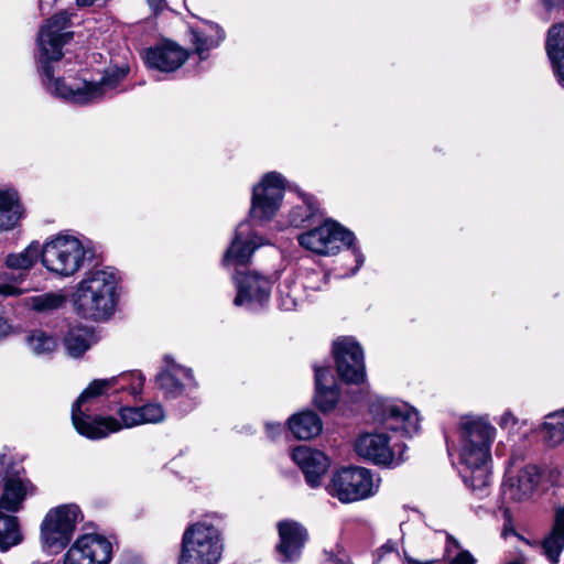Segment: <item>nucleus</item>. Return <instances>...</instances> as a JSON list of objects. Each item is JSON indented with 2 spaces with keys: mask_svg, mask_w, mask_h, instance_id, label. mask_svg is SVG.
Listing matches in <instances>:
<instances>
[{
  "mask_svg": "<svg viewBox=\"0 0 564 564\" xmlns=\"http://www.w3.org/2000/svg\"><path fill=\"white\" fill-rule=\"evenodd\" d=\"M68 24L69 14L66 11H61L47 20L40 29L37 44L43 72V84L50 94L73 104L87 105L98 101L117 88L126 73L121 69L106 74L98 82L82 80L72 86H67L59 78H55L54 67L51 63L62 58V47L73 36V33L66 30Z\"/></svg>",
  "mask_w": 564,
  "mask_h": 564,
  "instance_id": "f257e3e1",
  "label": "nucleus"
},
{
  "mask_svg": "<svg viewBox=\"0 0 564 564\" xmlns=\"http://www.w3.org/2000/svg\"><path fill=\"white\" fill-rule=\"evenodd\" d=\"M304 203L307 205V210L303 215V218H310L317 210L316 204L312 197L305 198Z\"/></svg>",
  "mask_w": 564,
  "mask_h": 564,
  "instance_id": "58836bf2",
  "label": "nucleus"
},
{
  "mask_svg": "<svg viewBox=\"0 0 564 564\" xmlns=\"http://www.w3.org/2000/svg\"><path fill=\"white\" fill-rule=\"evenodd\" d=\"M143 424H158L165 420V411L159 403H147L138 406Z\"/></svg>",
  "mask_w": 564,
  "mask_h": 564,
  "instance_id": "c9c22d12",
  "label": "nucleus"
},
{
  "mask_svg": "<svg viewBox=\"0 0 564 564\" xmlns=\"http://www.w3.org/2000/svg\"><path fill=\"white\" fill-rule=\"evenodd\" d=\"M546 50L558 80L564 83V23L555 24L549 30Z\"/></svg>",
  "mask_w": 564,
  "mask_h": 564,
  "instance_id": "a878e982",
  "label": "nucleus"
},
{
  "mask_svg": "<svg viewBox=\"0 0 564 564\" xmlns=\"http://www.w3.org/2000/svg\"><path fill=\"white\" fill-rule=\"evenodd\" d=\"M90 253L83 243L72 236H57L41 248L43 265L61 276L74 275L84 265Z\"/></svg>",
  "mask_w": 564,
  "mask_h": 564,
  "instance_id": "39448f33",
  "label": "nucleus"
},
{
  "mask_svg": "<svg viewBox=\"0 0 564 564\" xmlns=\"http://www.w3.org/2000/svg\"><path fill=\"white\" fill-rule=\"evenodd\" d=\"M334 355L341 380L347 383H359L365 379L364 352L357 341L350 337L336 340Z\"/></svg>",
  "mask_w": 564,
  "mask_h": 564,
  "instance_id": "2eb2a0df",
  "label": "nucleus"
},
{
  "mask_svg": "<svg viewBox=\"0 0 564 564\" xmlns=\"http://www.w3.org/2000/svg\"><path fill=\"white\" fill-rule=\"evenodd\" d=\"M354 254H355V259H356V267L354 268L351 274H355L357 272V270L364 263V258H362V256L360 254V252L357 249H354Z\"/></svg>",
  "mask_w": 564,
  "mask_h": 564,
  "instance_id": "c03bdc74",
  "label": "nucleus"
},
{
  "mask_svg": "<svg viewBox=\"0 0 564 564\" xmlns=\"http://www.w3.org/2000/svg\"><path fill=\"white\" fill-rule=\"evenodd\" d=\"M447 540H448L449 543H453V545L455 547H457V549L459 547L458 542L455 539H453L452 536H447Z\"/></svg>",
  "mask_w": 564,
  "mask_h": 564,
  "instance_id": "8fccbe9b",
  "label": "nucleus"
},
{
  "mask_svg": "<svg viewBox=\"0 0 564 564\" xmlns=\"http://www.w3.org/2000/svg\"><path fill=\"white\" fill-rule=\"evenodd\" d=\"M9 330L10 326L8 325L7 321L0 316V339L7 336Z\"/></svg>",
  "mask_w": 564,
  "mask_h": 564,
  "instance_id": "a18cd8bd",
  "label": "nucleus"
},
{
  "mask_svg": "<svg viewBox=\"0 0 564 564\" xmlns=\"http://www.w3.org/2000/svg\"><path fill=\"white\" fill-rule=\"evenodd\" d=\"M164 0H148L150 7H152L154 10H159L162 7Z\"/></svg>",
  "mask_w": 564,
  "mask_h": 564,
  "instance_id": "09e8293b",
  "label": "nucleus"
},
{
  "mask_svg": "<svg viewBox=\"0 0 564 564\" xmlns=\"http://www.w3.org/2000/svg\"><path fill=\"white\" fill-rule=\"evenodd\" d=\"M295 306H296V302L293 299H291V297L281 299V307L284 311H292L295 308Z\"/></svg>",
  "mask_w": 564,
  "mask_h": 564,
  "instance_id": "79ce46f5",
  "label": "nucleus"
},
{
  "mask_svg": "<svg viewBox=\"0 0 564 564\" xmlns=\"http://www.w3.org/2000/svg\"><path fill=\"white\" fill-rule=\"evenodd\" d=\"M82 519V511L75 503L52 508L41 523L43 546L54 553L63 550L72 540L76 524Z\"/></svg>",
  "mask_w": 564,
  "mask_h": 564,
  "instance_id": "423d86ee",
  "label": "nucleus"
},
{
  "mask_svg": "<svg viewBox=\"0 0 564 564\" xmlns=\"http://www.w3.org/2000/svg\"><path fill=\"white\" fill-rule=\"evenodd\" d=\"M476 560L468 551H460L448 564H475Z\"/></svg>",
  "mask_w": 564,
  "mask_h": 564,
  "instance_id": "4c0bfd02",
  "label": "nucleus"
},
{
  "mask_svg": "<svg viewBox=\"0 0 564 564\" xmlns=\"http://www.w3.org/2000/svg\"><path fill=\"white\" fill-rule=\"evenodd\" d=\"M547 9L564 7V0H543Z\"/></svg>",
  "mask_w": 564,
  "mask_h": 564,
  "instance_id": "49530a36",
  "label": "nucleus"
},
{
  "mask_svg": "<svg viewBox=\"0 0 564 564\" xmlns=\"http://www.w3.org/2000/svg\"><path fill=\"white\" fill-rule=\"evenodd\" d=\"M126 376L128 377L117 383L113 389H116V391H127L133 397L141 394L144 384V377L142 373L139 371H131L121 373L118 377Z\"/></svg>",
  "mask_w": 564,
  "mask_h": 564,
  "instance_id": "f704fd0d",
  "label": "nucleus"
},
{
  "mask_svg": "<svg viewBox=\"0 0 564 564\" xmlns=\"http://www.w3.org/2000/svg\"><path fill=\"white\" fill-rule=\"evenodd\" d=\"M165 368L158 375L156 382L167 398H176L186 389L195 387L191 369L177 365L170 357H165Z\"/></svg>",
  "mask_w": 564,
  "mask_h": 564,
  "instance_id": "a211bd4d",
  "label": "nucleus"
},
{
  "mask_svg": "<svg viewBox=\"0 0 564 564\" xmlns=\"http://www.w3.org/2000/svg\"><path fill=\"white\" fill-rule=\"evenodd\" d=\"M112 544L104 535L86 533L79 535L63 557V564H110Z\"/></svg>",
  "mask_w": 564,
  "mask_h": 564,
  "instance_id": "9d476101",
  "label": "nucleus"
},
{
  "mask_svg": "<svg viewBox=\"0 0 564 564\" xmlns=\"http://www.w3.org/2000/svg\"><path fill=\"white\" fill-rule=\"evenodd\" d=\"M221 553L219 531L212 524L198 522L188 527L183 534L178 564H217Z\"/></svg>",
  "mask_w": 564,
  "mask_h": 564,
  "instance_id": "20e7f679",
  "label": "nucleus"
},
{
  "mask_svg": "<svg viewBox=\"0 0 564 564\" xmlns=\"http://www.w3.org/2000/svg\"><path fill=\"white\" fill-rule=\"evenodd\" d=\"M518 420L511 411H506L499 419L498 424L501 429H510L517 424Z\"/></svg>",
  "mask_w": 564,
  "mask_h": 564,
  "instance_id": "e433bc0d",
  "label": "nucleus"
},
{
  "mask_svg": "<svg viewBox=\"0 0 564 564\" xmlns=\"http://www.w3.org/2000/svg\"><path fill=\"white\" fill-rule=\"evenodd\" d=\"M459 460L464 482L484 498L491 484V445L496 427L484 417L464 416L459 423Z\"/></svg>",
  "mask_w": 564,
  "mask_h": 564,
  "instance_id": "f03ea898",
  "label": "nucleus"
},
{
  "mask_svg": "<svg viewBox=\"0 0 564 564\" xmlns=\"http://www.w3.org/2000/svg\"><path fill=\"white\" fill-rule=\"evenodd\" d=\"M265 430L270 437H274L275 435L281 433L282 426H281V424L268 423L265 425Z\"/></svg>",
  "mask_w": 564,
  "mask_h": 564,
  "instance_id": "ea45409f",
  "label": "nucleus"
},
{
  "mask_svg": "<svg viewBox=\"0 0 564 564\" xmlns=\"http://www.w3.org/2000/svg\"><path fill=\"white\" fill-rule=\"evenodd\" d=\"M22 541L18 518L0 512V551H7Z\"/></svg>",
  "mask_w": 564,
  "mask_h": 564,
  "instance_id": "c756f323",
  "label": "nucleus"
},
{
  "mask_svg": "<svg viewBox=\"0 0 564 564\" xmlns=\"http://www.w3.org/2000/svg\"><path fill=\"white\" fill-rule=\"evenodd\" d=\"M188 58L187 52L174 42H162L145 51L144 62L149 68L174 72Z\"/></svg>",
  "mask_w": 564,
  "mask_h": 564,
  "instance_id": "f3484780",
  "label": "nucleus"
},
{
  "mask_svg": "<svg viewBox=\"0 0 564 564\" xmlns=\"http://www.w3.org/2000/svg\"><path fill=\"white\" fill-rule=\"evenodd\" d=\"M404 558H405L408 564H435L436 563V561H434V560L419 561V560H415V558L411 557L406 553L404 554Z\"/></svg>",
  "mask_w": 564,
  "mask_h": 564,
  "instance_id": "37998d69",
  "label": "nucleus"
},
{
  "mask_svg": "<svg viewBox=\"0 0 564 564\" xmlns=\"http://www.w3.org/2000/svg\"><path fill=\"white\" fill-rule=\"evenodd\" d=\"M283 188L282 176L274 172L268 173L262 182L253 187L251 217L260 221L270 220L280 208Z\"/></svg>",
  "mask_w": 564,
  "mask_h": 564,
  "instance_id": "9b49d317",
  "label": "nucleus"
},
{
  "mask_svg": "<svg viewBox=\"0 0 564 564\" xmlns=\"http://www.w3.org/2000/svg\"><path fill=\"white\" fill-rule=\"evenodd\" d=\"M79 6H91L96 0H76ZM44 0H40V8L44 10Z\"/></svg>",
  "mask_w": 564,
  "mask_h": 564,
  "instance_id": "de8ad7c7",
  "label": "nucleus"
},
{
  "mask_svg": "<svg viewBox=\"0 0 564 564\" xmlns=\"http://www.w3.org/2000/svg\"><path fill=\"white\" fill-rule=\"evenodd\" d=\"M66 296L62 293H44L30 299V306L36 312H51L64 306Z\"/></svg>",
  "mask_w": 564,
  "mask_h": 564,
  "instance_id": "473e14b6",
  "label": "nucleus"
},
{
  "mask_svg": "<svg viewBox=\"0 0 564 564\" xmlns=\"http://www.w3.org/2000/svg\"><path fill=\"white\" fill-rule=\"evenodd\" d=\"M237 288V295L234 300L235 305L241 306L248 303L265 302L271 292V282L257 273H243L237 270L232 276Z\"/></svg>",
  "mask_w": 564,
  "mask_h": 564,
  "instance_id": "dca6fc26",
  "label": "nucleus"
},
{
  "mask_svg": "<svg viewBox=\"0 0 564 564\" xmlns=\"http://www.w3.org/2000/svg\"><path fill=\"white\" fill-rule=\"evenodd\" d=\"M40 254L41 246L37 242H32L23 251L9 254L7 265L11 269L28 270L34 264Z\"/></svg>",
  "mask_w": 564,
  "mask_h": 564,
  "instance_id": "2f4dec72",
  "label": "nucleus"
},
{
  "mask_svg": "<svg viewBox=\"0 0 564 564\" xmlns=\"http://www.w3.org/2000/svg\"><path fill=\"white\" fill-rule=\"evenodd\" d=\"M20 291L18 288L12 285H0V294L3 295H15L19 294Z\"/></svg>",
  "mask_w": 564,
  "mask_h": 564,
  "instance_id": "a19ab883",
  "label": "nucleus"
},
{
  "mask_svg": "<svg viewBox=\"0 0 564 564\" xmlns=\"http://www.w3.org/2000/svg\"><path fill=\"white\" fill-rule=\"evenodd\" d=\"M21 217V207L14 191H0V230H10Z\"/></svg>",
  "mask_w": 564,
  "mask_h": 564,
  "instance_id": "bb28decb",
  "label": "nucleus"
},
{
  "mask_svg": "<svg viewBox=\"0 0 564 564\" xmlns=\"http://www.w3.org/2000/svg\"><path fill=\"white\" fill-rule=\"evenodd\" d=\"M292 459L302 469L311 487L321 485V479L329 467V459L324 453L307 446H299L293 449Z\"/></svg>",
  "mask_w": 564,
  "mask_h": 564,
  "instance_id": "6ab92c4d",
  "label": "nucleus"
},
{
  "mask_svg": "<svg viewBox=\"0 0 564 564\" xmlns=\"http://www.w3.org/2000/svg\"><path fill=\"white\" fill-rule=\"evenodd\" d=\"M405 445L391 444V438L384 433H364L355 442L358 456L376 465L394 467L404 460Z\"/></svg>",
  "mask_w": 564,
  "mask_h": 564,
  "instance_id": "6e6552de",
  "label": "nucleus"
},
{
  "mask_svg": "<svg viewBox=\"0 0 564 564\" xmlns=\"http://www.w3.org/2000/svg\"><path fill=\"white\" fill-rule=\"evenodd\" d=\"M542 426L544 441L550 446H557L564 441V409L550 413Z\"/></svg>",
  "mask_w": 564,
  "mask_h": 564,
  "instance_id": "7c9ffc66",
  "label": "nucleus"
},
{
  "mask_svg": "<svg viewBox=\"0 0 564 564\" xmlns=\"http://www.w3.org/2000/svg\"><path fill=\"white\" fill-rule=\"evenodd\" d=\"M128 376H126L127 378ZM124 377H111L108 379H97L94 380L78 397L77 401L74 403L72 409V421L74 422V415L77 414V419L80 421V423L87 429H89V425L95 424L97 419L99 416H96L91 419L90 416L86 415L85 412L82 410V406L89 400L95 399L99 395L106 394L110 389H113L117 383H119Z\"/></svg>",
  "mask_w": 564,
  "mask_h": 564,
  "instance_id": "5701e85b",
  "label": "nucleus"
},
{
  "mask_svg": "<svg viewBox=\"0 0 564 564\" xmlns=\"http://www.w3.org/2000/svg\"><path fill=\"white\" fill-rule=\"evenodd\" d=\"M315 404L322 411L332 410L338 401L339 392L337 390L334 377L328 367H315Z\"/></svg>",
  "mask_w": 564,
  "mask_h": 564,
  "instance_id": "b1692460",
  "label": "nucleus"
},
{
  "mask_svg": "<svg viewBox=\"0 0 564 564\" xmlns=\"http://www.w3.org/2000/svg\"><path fill=\"white\" fill-rule=\"evenodd\" d=\"M248 224H240L236 230L235 238L227 249L223 264L225 267H243L247 265L256 248L260 245L254 238H248Z\"/></svg>",
  "mask_w": 564,
  "mask_h": 564,
  "instance_id": "aec40b11",
  "label": "nucleus"
},
{
  "mask_svg": "<svg viewBox=\"0 0 564 564\" xmlns=\"http://www.w3.org/2000/svg\"><path fill=\"white\" fill-rule=\"evenodd\" d=\"M206 24L209 26L212 31L215 32L214 36H207L203 32L197 30H192V43L195 47L196 54L200 59H205L208 56V52L217 47L226 37V33L224 29L214 22L207 21Z\"/></svg>",
  "mask_w": 564,
  "mask_h": 564,
  "instance_id": "cd10ccee",
  "label": "nucleus"
},
{
  "mask_svg": "<svg viewBox=\"0 0 564 564\" xmlns=\"http://www.w3.org/2000/svg\"><path fill=\"white\" fill-rule=\"evenodd\" d=\"M371 411L376 420L390 431H400L409 436L419 431V413L405 402L387 401L373 404Z\"/></svg>",
  "mask_w": 564,
  "mask_h": 564,
  "instance_id": "f8f14e48",
  "label": "nucleus"
},
{
  "mask_svg": "<svg viewBox=\"0 0 564 564\" xmlns=\"http://www.w3.org/2000/svg\"><path fill=\"white\" fill-rule=\"evenodd\" d=\"M289 429L299 440H311L322 432V421L313 411H304L289 419Z\"/></svg>",
  "mask_w": 564,
  "mask_h": 564,
  "instance_id": "393cba45",
  "label": "nucleus"
},
{
  "mask_svg": "<svg viewBox=\"0 0 564 564\" xmlns=\"http://www.w3.org/2000/svg\"><path fill=\"white\" fill-rule=\"evenodd\" d=\"M540 481L539 469L529 465L520 469L517 476H509L503 485V495L511 500L529 499Z\"/></svg>",
  "mask_w": 564,
  "mask_h": 564,
  "instance_id": "412c9836",
  "label": "nucleus"
},
{
  "mask_svg": "<svg viewBox=\"0 0 564 564\" xmlns=\"http://www.w3.org/2000/svg\"><path fill=\"white\" fill-rule=\"evenodd\" d=\"M11 459L0 455V477H2V494L0 496V508L7 511H18L28 495L34 491L29 479L22 477L19 471H13L10 465Z\"/></svg>",
  "mask_w": 564,
  "mask_h": 564,
  "instance_id": "ddd939ff",
  "label": "nucleus"
},
{
  "mask_svg": "<svg viewBox=\"0 0 564 564\" xmlns=\"http://www.w3.org/2000/svg\"><path fill=\"white\" fill-rule=\"evenodd\" d=\"M94 343V334L89 327H70L64 338L65 347L72 357H79L88 350Z\"/></svg>",
  "mask_w": 564,
  "mask_h": 564,
  "instance_id": "c85d7f7f",
  "label": "nucleus"
},
{
  "mask_svg": "<svg viewBox=\"0 0 564 564\" xmlns=\"http://www.w3.org/2000/svg\"><path fill=\"white\" fill-rule=\"evenodd\" d=\"M278 529L280 535L278 552L284 562L296 560L306 541L305 529L293 521H282L279 523Z\"/></svg>",
  "mask_w": 564,
  "mask_h": 564,
  "instance_id": "4be33fe9",
  "label": "nucleus"
},
{
  "mask_svg": "<svg viewBox=\"0 0 564 564\" xmlns=\"http://www.w3.org/2000/svg\"><path fill=\"white\" fill-rule=\"evenodd\" d=\"M28 345L35 355L51 354L55 350L56 340L41 330L33 332L28 337Z\"/></svg>",
  "mask_w": 564,
  "mask_h": 564,
  "instance_id": "72a5a7b5",
  "label": "nucleus"
},
{
  "mask_svg": "<svg viewBox=\"0 0 564 564\" xmlns=\"http://www.w3.org/2000/svg\"><path fill=\"white\" fill-rule=\"evenodd\" d=\"M354 240L355 236L351 231L333 220L299 237L302 247L323 256L335 254L343 246L350 248Z\"/></svg>",
  "mask_w": 564,
  "mask_h": 564,
  "instance_id": "1a4fd4ad",
  "label": "nucleus"
},
{
  "mask_svg": "<svg viewBox=\"0 0 564 564\" xmlns=\"http://www.w3.org/2000/svg\"><path fill=\"white\" fill-rule=\"evenodd\" d=\"M74 415V426L76 431L91 440H99L108 436L110 433L118 432L122 429H132L142 425V420L138 406H121L118 411L119 420L112 416H99L95 424H90L89 429L83 425Z\"/></svg>",
  "mask_w": 564,
  "mask_h": 564,
  "instance_id": "4468645a",
  "label": "nucleus"
},
{
  "mask_svg": "<svg viewBox=\"0 0 564 564\" xmlns=\"http://www.w3.org/2000/svg\"><path fill=\"white\" fill-rule=\"evenodd\" d=\"M371 473L364 467H347L336 471L327 487L328 494L343 503L366 499L377 491Z\"/></svg>",
  "mask_w": 564,
  "mask_h": 564,
  "instance_id": "0eeeda50",
  "label": "nucleus"
},
{
  "mask_svg": "<svg viewBox=\"0 0 564 564\" xmlns=\"http://www.w3.org/2000/svg\"><path fill=\"white\" fill-rule=\"evenodd\" d=\"M117 271L113 268L95 270L77 284L73 305L77 315L94 322L107 321L118 302Z\"/></svg>",
  "mask_w": 564,
  "mask_h": 564,
  "instance_id": "7ed1b4c3",
  "label": "nucleus"
},
{
  "mask_svg": "<svg viewBox=\"0 0 564 564\" xmlns=\"http://www.w3.org/2000/svg\"><path fill=\"white\" fill-rule=\"evenodd\" d=\"M120 564H141L139 561L137 560H129V561H122L120 562Z\"/></svg>",
  "mask_w": 564,
  "mask_h": 564,
  "instance_id": "3c124183",
  "label": "nucleus"
}]
</instances>
